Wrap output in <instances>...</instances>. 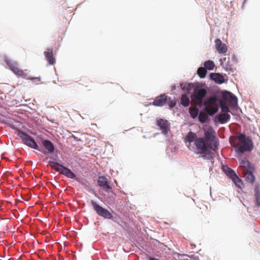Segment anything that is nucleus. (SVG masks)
<instances>
[{
    "mask_svg": "<svg viewBox=\"0 0 260 260\" xmlns=\"http://www.w3.org/2000/svg\"><path fill=\"white\" fill-rule=\"evenodd\" d=\"M90 204L99 216L107 219H111L113 217L112 214L107 209L100 206L95 201L91 200Z\"/></svg>",
    "mask_w": 260,
    "mask_h": 260,
    "instance_id": "obj_8",
    "label": "nucleus"
},
{
    "mask_svg": "<svg viewBox=\"0 0 260 260\" xmlns=\"http://www.w3.org/2000/svg\"><path fill=\"white\" fill-rule=\"evenodd\" d=\"M255 200L257 207L260 206V192L258 187L256 186L254 189Z\"/></svg>",
    "mask_w": 260,
    "mask_h": 260,
    "instance_id": "obj_26",
    "label": "nucleus"
},
{
    "mask_svg": "<svg viewBox=\"0 0 260 260\" xmlns=\"http://www.w3.org/2000/svg\"><path fill=\"white\" fill-rule=\"evenodd\" d=\"M205 68L208 70H212L215 67V64L212 60H208L204 62Z\"/></svg>",
    "mask_w": 260,
    "mask_h": 260,
    "instance_id": "obj_28",
    "label": "nucleus"
},
{
    "mask_svg": "<svg viewBox=\"0 0 260 260\" xmlns=\"http://www.w3.org/2000/svg\"><path fill=\"white\" fill-rule=\"evenodd\" d=\"M181 86L182 89H186V90H189L192 87V85L191 84H185L183 86H182V84H181Z\"/></svg>",
    "mask_w": 260,
    "mask_h": 260,
    "instance_id": "obj_31",
    "label": "nucleus"
},
{
    "mask_svg": "<svg viewBox=\"0 0 260 260\" xmlns=\"http://www.w3.org/2000/svg\"><path fill=\"white\" fill-rule=\"evenodd\" d=\"M223 172L231 179H232L236 174L232 169L226 166H223L222 167Z\"/></svg>",
    "mask_w": 260,
    "mask_h": 260,
    "instance_id": "obj_20",
    "label": "nucleus"
},
{
    "mask_svg": "<svg viewBox=\"0 0 260 260\" xmlns=\"http://www.w3.org/2000/svg\"><path fill=\"white\" fill-rule=\"evenodd\" d=\"M42 143L47 150L48 153H53L55 148L53 143L48 140H42Z\"/></svg>",
    "mask_w": 260,
    "mask_h": 260,
    "instance_id": "obj_16",
    "label": "nucleus"
},
{
    "mask_svg": "<svg viewBox=\"0 0 260 260\" xmlns=\"http://www.w3.org/2000/svg\"><path fill=\"white\" fill-rule=\"evenodd\" d=\"M205 110L210 116L215 114L218 110L217 105H211L205 106Z\"/></svg>",
    "mask_w": 260,
    "mask_h": 260,
    "instance_id": "obj_18",
    "label": "nucleus"
},
{
    "mask_svg": "<svg viewBox=\"0 0 260 260\" xmlns=\"http://www.w3.org/2000/svg\"><path fill=\"white\" fill-rule=\"evenodd\" d=\"M44 55L50 64H53L55 62V58L53 57V50L51 49H48L45 51Z\"/></svg>",
    "mask_w": 260,
    "mask_h": 260,
    "instance_id": "obj_15",
    "label": "nucleus"
},
{
    "mask_svg": "<svg viewBox=\"0 0 260 260\" xmlns=\"http://www.w3.org/2000/svg\"><path fill=\"white\" fill-rule=\"evenodd\" d=\"M17 136L21 139L22 143L25 145L31 148L38 150L45 154V152H44L41 149H39V146L36 142L34 139L25 132L21 130H18Z\"/></svg>",
    "mask_w": 260,
    "mask_h": 260,
    "instance_id": "obj_5",
    "label": "nucleus"
},
{
    "mask_svg": "<svg viewBox=\"0 0 260 260\" xmlns=\"http://www.w3.org/2000/svg\"><path fill=\"white\" fill-rule=\"evenodd\" d=\"M215 46L216 50L219 53L224 54L228 50V47L225 44L222 43L219 39H216L215 40Z\"/></svg>",
    "mask_w": 260,
    "mask_h": 260,
    "instance_id": "obj_13",
    "label": "nucleus"
},
{
    "mask_svg": "<svg viewBox=\"0 0 260 260\" xmlns=\"http://www.w3.org/2000/svg\"><path fill=\"white\" fill-rule=\"evenodd\" d=\"M5 62L9 69L18 77H21L24 79H29L31 80H36L38 82L41 81L39 77H29L28 76V72L27 70H21L18 67L17 62L11 60L10 59L6 58Z\"/></svg>",
    "mask_w": 260,
    "mask_h": 260,
    "instance_id": "obj_3",
    "label": "nucleus"
},
{
    "mask_svg": "<svg viewBox=\"0 0 260 260\" xmlns=\"http://www.w3.org/2000/svg\"><path fill=\"white\" fill-rule=\"evenodd\" d=\"M189 113L191 117L194 119L199 114V109L196 107H190L189 108Z\"/></svg>",
    "mask_w": 260,
    "mask_h": 260,
    "instance_id": "obj_25",
    "label": "nucleus"
},
{
    "mask_svg": "<svg viewBox=\"0 0 260 260\" xmlns=\"http://www.w3.org/2000/svg\"><path fill=\"white\" fill-rule=\"evenodd\" d=\"M189 99L186 94H182L181 98V104L184 107H187L189 105Z\"/></svg>",
    "mask_w": 260,
    "mask_h": 260,
    "instance_id": "obj_24",
    "label": "nucleus"
},
{
    "mask_svg": "<svg viewBox=\"0 0 260 260\" xmlns=\"http://www.w3.org/2000/svg\"><path fill=\"white\" fill-rule=\"evenodd\" d=\"M233 147L237 153H243L246 151H250L252 148V142L249 137L240 133L235 138L233 144Z\"/></svg>",
    "mask_w": 260,
    "mask_h": 260,
    "instance_id": "obj_2",
    "label": "nucleus"
},
{
    "mask_svg": "<svg viewBox=\"0 0 260 260\" xmlns=\"http://www.w3.org/2000/svg\"><path fill=\"white\" fill-rule=\"evenodd\" d=\"M185 141L189 142L190 144L194 142V145L198 150V153L202 154L204 158L207 159L213 158V153L211 150L215 151V148L209 145L204 138H198L196 133L191 131L188 132L185 138Z\"/></svg>",
    "mask_w": 260,
    "mask_h": 260,
    "instance_id": "obj_1",
    "label": "nucleus"
},
{
    "mask_svg": "<svg viewBox=\"0 0 260 260\" xmlns=\"http://www.w3.org/2000/svg\"><path fill=\"white\" fill-rule=\"evenodd\" d=\"M240 167L242 172L254 169L253 166L247 160H242L240 162Z\"/></svg>",
    "mask_w": 260,
    "mask_h": 260,
    "instance_id": "obj_14",
    "label": "nucleus"
},
{
    "mask_svg": "<svg viewBox=\"0 0 260 260\" xmlns=\"http://www.w3.org/2000/svg\"><path fill=\"white\" fill-rule=\"evenodd\" d=\"M253 171L254 170L250 171L249 170L247 171L242 172L245 180L248 182L253 183L255 181V177L253 174Z\"/></svg>",
    "mask_w": 260,
    "mask_h": 260,
    "instance_id": "obj_17",
    "label": "nucleus"
},
{
    "mask_svg": "<svg viewBox=\"0 0 260 260\" xmlns=\"http://www.w3.org/2000/svg\"><path fill=\"white\" fill-rule=\"evenodd\" d=\"M98 184L105 191L109 192L112 190V187L109 185L107 179L104 176L98 178Z\"/></svg>",
    "mask_w": 260,
    "mask_h": 260,
    "instance_id": "obj_9",
    "label": "nucleus"
},
{
    "mask_svg": "<svg viewBox=\"0 0 260 260\" xmlns=\"http://www.w3.org/2000/svg\"><path fill=\"white\" fill-rule=\"evenodd\" d=\"M218 119L220 123H225L230 119V115L228 113H223L218 115Z\"/></svg>",
    "mask_w": 260,
    "mask_h": 260,
    "instance_id": "obj_21",
    "label": "nucleus"
},
{
    "mask_svg": "<svg viewBox=\"0 0 260 260\" xmlns=\"http://www.w3.org/2000/svg\"><path fill=\"white\" fill-rule=\"evenodd\" d=\"M168 100V96L166 94H162L157 96L153 101L152 104L155 106L162 107L164 106Z\"/></svg>",
    "mask_w": 260,
    "mask_h": 260,
    "instance_id": "obj_12",
    "label": "nucleus"
},
{
    "mask_svg": "<svg viewBox=\"0 0 260 260\" xmlns=\"http://www.w3.org/2000/svg\"><path fill=\"white\" fill-rule=\"evenodd\" d=\"M149 260H158V259H157L156 258L152 257H150L149 258Z\"/></svg>",
    "mask_w": 260,
    "mask_h": 260,
    "instance_id": "obj_32",
    "label": "nucleus"
},
{
    "mask_svg": "<svg viewBox=\"0 0 260 260\" xmlns=\"http://www.w3.org/2000/svg\"><path fill=\"white\" fill-rule=\"evenodd\" d=\"M217 98L216 96H211L206 101L204 102V105L211 106V105H217L216 104Z\"/></svg>",
    "mask_w": 260,
    "mask_h": 260,
    "instance_id": "obj_22",
    "label": "nucleus"
},
{
    "mask_svg": "<svg viewBox=\"0 0 260 260\" xmlns=\"http://www.w3.org/2000/svg\"><path fill=\"white\" fill-rule=\"evenodd\" d=\"M205 141H206L207 143L213 146L215 148V150L217 149V145L216 144V142L214 141V139L215 138V133L214 132H210V131H206L205 132Z\"/></svg>",
    "mask_w": 260,
    "mask_h": 260,
    "instance_id": "obj_10",
    "label": "nucleus"
},
{
    "mask_svg": "<svg viewBox=\"0 0 260 260\" xmlns=\"http://www.w3.org/2000/svg\"><path fill=\"white\" fill-rule=\"evenodd\" d=\"M232 181L234 182L236 186H237L239 188H242L243 186V182L242 180L236 174L234 177L232 179Z\"/></svg>",
    "mask_w": 260,
    "mask_h": 260,
    "instance_id": "obj_23",
    "label": "nucleus"
},
{
    "mask_svg": "<svg viewBox=\"0 0 260 260\" xmlns=\"http://www.w3.org/2000/svg\"><path fill=\"white\" fill-rule=\"evenodd\" d=\"M230 103L231 106L235 108L237 106V98L232 93L225 91L222 94V99L220 101V106L221 112L224 113H228L230 112L227 105L226 102Z\"/></svg>",
    "mask_w": 260,
    "mask_h": 260,
    "instance_id": "obj_4",
    "label": "nucleus"
},
{
    "mask_svg": "<svg viewBox=\"0 0 260 260\" xmlns=\"http://www.w3.org/2000/svg\"><path fill=\"white\" fill-rule=\"evenodd\" d=\"M210 78L218 84H221L224 82L223 77L218 73H211Z\"/></svg>",
    "mask_w": 260,
    "mask_h": 260,
    "instance_id": "obj_19",
    "label": "nucleus"
},
{
    "mask_svg": "<svg viewBox=\"0 0 260 260\" xmlns=\"http://www.w3.org/2000/svg\"><path fill=\"white\" fill-rule=\"evenodd\" d=\"M157 124L162 131V133L166 135L170 131V124L167 120L161 118L157 120Z\"/></svg>",
    "mask_w": 260,
    "mask_h": 260,
    "instance_id": "obj_11",
    "label": "nucleus"
},
{
    "mask_svg": "<svg viewBox=\"0 0 260 260\" xmlns=\"http://www.w3.org/2000/svg\"><path fill=\"white\" fill-rule=\"evenodd\" d=\"M208 116L207 114L204 112H201L199 114V120L200 122L204 123L207 120Z\"/></svg>",
    "mask_w": 260,
    "mask_h": 260,
    "instance_id": "obj_29",
    "label": "nucleus"
},
{
    "mask_svg": "<svg viewBox=\"0 0 260 260\" xmlns=\"http://www.w3.org/2000/svg\"><path fill=\"white\" fill-rule=\"evenodd\" d=\"M197 74L201 78H204L207 74V69L204 67H200L197 70Z\"/></svg>",
    "mask_w": 260,
    "mask_h": 260,
    "instance_id": "obj_27",
    "label": "nucleus"
},
{
    "mask_svg": "<svg viewBox=\"0 0 260 260\" xmlns=\"http://www.w3.org/2000/svg\"><path fill=\"white\" fill-rule=\"evenodd\" d=\"M207 94V90L204 88L195 89L191 96V101L196 106H201L203 100Z\"/></svg>",
    "mask_w": 260,
    "mask_h": 260,
    "instance_id": "obj_7",
    "label": "nucleus"
},
{
    "mask_svg": "<svg viewBox=\"0 0 260 260\" xmlns=\"http://www.w3.org/2000/svg\"><path fill=\"white\" fill-rule=\"evenodd\" d=\"M167 103L168 104L170 108L174 107L176 104L175 100H171L170 98H168Z\"/></svg>",
    "mask_w": 260,
    "mask_h": 260,
    "instance_id": "obj_30",
    "label": "nucleus"
},
{
    "mask_svg": "<svg viewBox=\"0 0 260 260\" xmlns=\"http://www.w3.org/2000/svg\"><path fill=\"white\" fill-rule=\"evenodd\" d=\"M49 164L52 168L59 172L60 174H63L67 177L71 179L76 178V175L72 172L70 169L64 167L58 162L53 161H49Z\"/></svg>",
    "mask_w": 260,
    "mask_h": 260,
    "instance_id": "obj_6",
    "label": "nucleus"
}]
</instances>
